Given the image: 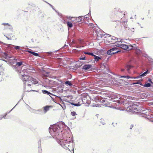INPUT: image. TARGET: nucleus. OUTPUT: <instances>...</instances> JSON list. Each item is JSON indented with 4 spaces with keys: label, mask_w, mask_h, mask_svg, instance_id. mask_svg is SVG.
<instances>
[{
    "label": "nucleus",
    "mask_w": 153,
    "mask_h": 153,
    "mask_svg": "<svg viewBox=\"0 0 153 153\" xmlns=\"http://www.w3.org/2000/svg\"><path fill=\"white\" fill-rule=\"evenodd\" d=\"M66 127L69 129L63 122L61 121L53 125H51L49 128V131L51 135L59 144L64 149H68L70 150V145L72 146L73 145V140L72 138L65 137L64 134L63 135L60 131L62 128Z\"/></svg>",
    "instance_id": "f257e3e1"
},
{
    "label": "nucleus",
    "mask_w": 153,
    "mask_h": 153,
    "mask_svg": "<svg viewBox=\"0 0 153 153\" xmlns=\"http://www.w3.org/2000/svg\"><path fill=\"white\" fill-rule=\"evenodd\" d=\"M106 71L107 73H106V107H109L111 108H114L112 106V102L114 99L112 97V93L109 91V87L107 85H110L112 83V76L108 73H111L112 75H114V73L112 72L111 70L106 65Z\"/></svg>",
    "instance_id": "f03ea898"
},
{
    "label": "nucleus",
    "mask_w": 153,
    "mask_h": 153,
    "mask_svg": "<svg viewBox=\"0 0 153 153\" xmlns=\"http://www.w3.org/2000/svg\"><path fill=\"white\" fill-rule=\"evenodd\" d=\"M1 55L5 59L11 61L14 60V62L16 63V65H13L12 66L13 68L17 73H21L19 67L22 65H25L24 64L25 63L22 61L21 60L19 62H17V60L13 56L10 54V53L8 52H5L4 53H2Z\"/></svg>",
    "instance_id": "7ed1b4c3"
},
{
    "label": "nucleus",
    "mask_w": 153,
    "mask_h": 153,
    "mask_svg": "<svg viewBox=\"0 0 153 153\" xmlns=\"http://www.w3.org/2000/svg\"><path fill=\"white\" fill-rule=\"evenodd\" d=\"M94 101L96 102H99L100 103L98 104H93L92 106L93 107H102L105 106V98L103 97L100 96H97L94 98Z\"/></svg>",
    "instance_id": "20e7f679"
},
{
    "label": "nucleus",
    "mask_w": 153,
    "mask_h": 153,
    "mask_svg": "<svg viewBox=\"0 0 153 153\" xmlns=\"http://www.w3.org/2000/svg\"><path fill=\"white\" fill-rule=\"evenodd\" d=\"M106 39V43H109L110 42H111L112 41L111 40H116V39L117 40L120 39V41H118L116 42H123V41H122V39H118V38H116V37L114 36H112L111 35L108 34L107 33H106V39Z\"/></svg>",
    "instance_id": "39448f33"
},
{
    "label": "nucleus",
    "mask_w": 153,
    "mask_h": 153,
    "mask_svg": "<svg viewBox=\"0 0 153 153\" xmlns=\"http://www.w3.org/2000/svg\"><path fill=\"white\" fill-rule=\"evenodd\" d=\"M122 52V51L120 49H118L117 48L114 47L113 48L110 49L107 52V54L108 55L114 54L116 53H120Z\"/></svg>",
    "instance_id": "423d86ee"
},
{
    "label": "nucleus",
    "mask_w": 153,
    "mask_h": 153,
    "mask_svg": "<svg viewBox=\"0 0 153 153\" xmlns=\"http://www.w3.org/2000/svg\"><path fill=\"white\" fill-rule=\"evenodd\" d=\"M138 106V105L134 103L131 105H129L128 106V107L130 106L131 107V108H129V109H131V110H132L133 111H134L135 112L136 111H137V112L138 113H142L143 111H144V110L142 109V108H140V109L139 108H137L134 107V106Z\"/></svg>",
    "instance_id": "0eeeda50"
},
{
    "label": "nucleus",
    "mask_w": 153,
    "mask_h": 153,
    "mask_svg": "<svg viewBox=\"0 0 153 153\" xmlns=\"http://www.w3.org/2000/svg\"><path fill=\"white\" fill-rule=\"evenodd\" d=\"M28 82V83L26 82L24 83L25 86H27L28 87H30V88H31L32 87H33V85H34L37 83L38 81L36 79L33 78V80H30V81Z\"/></svg>",
    "instance_id": "6e6552de"
},
{
    "label": "nucleus",
    "mask_w": 153,
    "mask_h": 153,
    "mask_svg": "<svg viewBox=\"0 0 153 153\" xmlns=\"http://www.w3.org/2000/svg\"><path fill=\"white\" fill-rule=\"evenodd\" d=\"M21 78L23 81L29 82L30 80H33V78L31 77L28 75H25V74H21Z\"/></svg>",
    "instance_id": "1a4fd4ad"
},
{
    "label": "nucleus",
    "mask_w": 153,
    "mask_h": 153,
    "mask_svg": "<svg viewBox=\"0 0 153 153\" xmlns=\"http://www.w3.org/2000/svg\"><path fill=\"white\" fill-rule=\"evenodd\" d=\"M93 34L94 36H97L98 38H102L103 37V36L105 35V34L103 35L101 34L99 28L96 29L95 30V31H93Z\"/></svg>",
    "instance_id": "9d476101"
},
{
    "label": "nucleus",
    "mask_w": 153,
    "mask_h": 153,
    "mask_svg": "<svg viewBox=\"0 0 153 153\" xmlns=\"http://www.w3.org/2000/svg\"><path fill=\"white\" fill-rule=\"evenodd\" d=\"M6 45L7 47L10 49H12L13 48H14L15 49L17 50H22V49H21V47L18 46L14 45H13L8 44H6Z\"/></svg>",
    "instance_id": "9b49d317"
},
{
    "label": "nucleus",
    "mask_w": 153,
    "mask_h": 153,
    "mask_svg": "<svg viewBox=\"0 0 153 153\" xmlns=\"http://www.w3.org/2000/svg\"><path fill=\"white\" fill-rule=\"evenodd\" d=\"M131 101L127 100L126 99H122L120 100H118L117 102V103L120 104H123L124 105L127 104H131Z\"/></svg>",
    "instance_id": "f8f14e48"
},
{
    "label": "nucleus",
    "mask_w": 153,
    "mask_h": 153,
    "mask_svg": "<svg viewBox=\"0 0 153 153\" xmlns=\"http://www.w3.org/2000/svg\"><path fill=\"white\" fill-rule=\"evenodd\" d=\"M92 67V66L91 64H85L84 65L82 68L83 70H87Z\"/></svg>",
    "instance_id": "ddd939ff"
},
{
    "label": "nucleus",
    "mask_w": 153,
    "mask_h": 153,
    "mask_svg": "<svg viewBox=\"0 0 153 153\" xmlns=\"http://www.w3.org/2000/svg\"><path fill=\"white\" fill-rule=\"evenodd\" d=\"M26 52L30 53L31 54L35 56H39V55L38 53H36L33 51L32 50L29 49V50H27L26 51Z\"/></svg>",
    "instance_id": "4468645a"
},
{
    "label": "nucleus",
    "mask_w": 153,
    "mask_h": 153,
    "mask_svg": "<svg viewBox=\"0 0 153 153\" xmlns=\"http://www.w3.org/2000/svg\"><path fill=\"white\" fill-rule=\"evenodd\" d=\"M132 67V65L128 63H126L125 65V68L128 73L129 72L130 69Z\"/></svg>",
    "instance_id": "2eb2a0df"
},
{
    "label": "nucleus",
    "mask_w": 153,
    "mask_h": 153,
    "mask_svg": "<svg viewBox=\"0 0 153 153\" xmlns=\"http://www.w3.org/2000/svg\"><path fill=\"white\" fill-rule=\"evenodd\" d=\"M58 15L59 16L61 19V21L64 24H65V16H64L62 15V14L59 13H58Z\"/></svg>",
    "instance_id": "dca6fc26"
},
{
    "label": "nucleus",
    "mask_w": 153,
    "mask_h": 153,
    "mask_svg": "<svg viewBox=\"0 0 153 153\" xmlns=\"http://www.w3.org/2000/svg\"><path fill=\"white\" fill-rule=\"evenodd\" d=\"M149 73V71H147L145 72H144L143 73L141 74L139 76H137L134 79H138L139 78H140L142 77H143L144 76H145L146 75Z\"/></svg>",
    "instance_id": "f3484780"
},
{
    "label": "nucleus",
    "mask_w": 153,
    "mask_h": 153,
    "mask_svg": "<svg viewBox=\"0 0 153 153\" xmlns=\"http://www.w3.org/2000/svg\"><path fill=\"white\" fill-rule=\"evenodd\" d=\"M120 9L119 8H115L114 12V14L116 15V16H118L119 15L120 13V11L119 10Z\"/></svg>",
    "instance_id": "a211bd4d"
},
{
    "label": "nucleus",
    "mask_w": 153,
    "mask_h": 153,
    "mask_svg": "<svg viewBox=\"0 0 153 153\" xmlns=\"http://www.w3.org/2000/svg\"><path fill=\"white\" fill-rule=\"evenodd\" d=\"M64 84L66 85L67 86H74L73 84L71 82L68 80L66 81L65 82Z\"/></svg>",
    "instance_id": "6ab92c4d"
},
{
    "label": "nucleus",
    "mask_w": 153,
    "mask_h": 153,
    "mask_svg": "<svg viewBox=\"0 0 153 153\" xmlns=\"http://www.w3.org/2000/svg\"><path fill=\"white\" fill-rule=\"evenodd\" d=\"M89 26L90 27L92 28L91 30L93 31H95V30L97 29L95 26L94 24L92 23H90L89 24Z\"/></svg>",
    "instance_id": "aec40b11"
},
{
    "label": "nucleus",
    "mask_w": 153,
    "mask_h": 153,
    "mask_svg": "<svg viewBox=\"0 0 153 153\" xmlns=\"http://www.w3.org/2000/svg\"><path fill=\"white\" fill-rule=\"evenodd\" d=\"M88 14H87L85 16H80L79 17L80 18L81 17V18H82L84 21H85L86 20H88L89 18L88 16V14Z\"/></svg>",
    "instance_id": "412c9836"
},
{
    "label": "nucleus",
    "mask_w": 153,
    "mask_h": 153,
    "mask_svg": "<svg viewBox=\"0 0 153 153\" xmlns=\"http://www.w3.org/2000/svg\"><path fill=\"white\" fill-rule=\"evenodd\" d=\"M51 107L52 106H51L46 105L43 107L45 113H46L48 111L49 108Z\"/></svg>",
    "instance_id": "4be33fe9"
},
{
    "label": "nucleus",
    "mask_w": 153,
    "mask_h": 153,
    "mask_svg": "<svg viewBox=\"0 0 153 153\" xmlns=\"http://www.w3.org/2000/svg\"><path fill=\"white\" fill-rule=\"evenodd\" d=\"M67 24L68 28L69 29L72 27L73 26V25L71 22H66Z\"/></svg>",
    "instance_id": "5701e85b"
},
{
    "label": "nucleus",
    "mask_w": 153,
    "mask_h": 153,
    "mask_svg": "<svg viewBox=\"0 0 153 153\" xmlns=\"http://www.w3.org/2000/svg\"><path fill=\"white\" fill-rule=\"evenodd\" d=\"M129 48V47L128 45L124 44H122L121 45V48L123 49L126 50L128 49Z\"/></svg>",
    "instance_id": "b1692460"
},
{
    "label": "nucleus",
    "mask_w": 153,
    "mask_h": 153,
    "mask_svg": "<svg viewBox=\"0 0 153 153\" xmlns=\"http://www.w3.org/2000/svg\"><path fill=\"white\" fill-rule=\"evenodd\" d=\"M129 47V48H128V49L129 50H135L137 48V47L134 46L133 45H130L129 46L128 45Z\"/></svg>",
    "instance_id": "393cba45"
},
{
    "label": "nucleus",
    "mask_w": 153,
    "mask_h": 153,
    "mask_svg": "<svg viewBox=\"0 0 153 153\" xmlns=\"http://www.w3.org/2000/svg\"><path fill=\"white\" fill-rule=\"evenodd\" d=\"M93 56L94 57V59L97 62L99 61L100 59H101L102 58L101 56H97L95 55V56Z\"/></svg>",
    "instance_id": "a878e982"
},
{
    "label": "nucleus",
    "mask_w": 153,
    "mask_h": 153,
    "mask_svg": "<svg viewBox=\"0 0 153 153\" xmlns=\"http://www.w3.org/2000/svg\"><path fill=\"white\" fill-rule=\"evenodd\" d=\"M59 51V50L56 51H55L53 52H46V53L47 54V55L48 56H51L54 53L57 52Z\"/></svg>",
    "instance_id": "bb28decb"
},
{
    "label": "nucleus",
    "mask_w": 153,
    "mask_h": 153,
    "mask_svg": "<svg viewBox=\"0 0 153 153\" xmlns=\"http://www.w3.org/2000/svg\"><path fill=\"white\" fill-rule=\"evenodd\" d=\"M143 86L145 87H149L152 86L151 84L150 83H146L145 84L143 85Z\"/></svg>",
    "instance_id": "cd10ccee"
},
{
    "label": "nucleus",
    "mask_w": 153,
    "mask_h": 153,
    "mask_svg": "<svg viewBox=\"0 0 153 153\" xmlns=\"http://www.w3.org/2000/svg\"><path fill=\"white\" fill-rule=\"evenodd\" d=\"M98 52H99L100 54L104 55L105 54V51L104 50L101 49L99 50Z\"/></svg>",
    "instance_id": "c85d7f7f"
},
{
    "label": "nucleus",
    "mask_w": 153,
    "mask_h": 153,
    "mask_svg": "<svg viewBox=\"0 0 153 153\" xmlns=\"http://www.w3.org/2000/svg\"><path fill=\"white\" fill-rule=\"evenodd\" d=\"M1 65L0 66V75H2L3 74V71L4 70V68H3L2 66H1Z\"/></svg>",
    "instance_id": "c756f323"
},
{
    "label": "nucleus",
    "mask_w": 153,
    "mask_h": 153,
    "mask_svg": "<svg viewBox=\"0 0 153 153\" xmlns=\"http://www.w3.org/2000/svg\"><path fill=\"white\" fill-rule=\"evenodd\" d=\"M135 50V52L138 55L140 54L141 52V51L140 50V49H137V48Z\"/></svg>",
    "instance_id": "7c9ffc66"
},
{
    "label": "nucleus",
    "mask_w": 153,
    "mask_h": 153,
    "mask_svg": "<svg viewBox=\"0 0 153 153\" xmlns=\"http://www.w3.org/2000/svg\"><path fill=\"white\" fill-rule=\"evenodd\" d=\"M84 53L85 54L88 55H90L92 56H95V55L92 52H84Z\"/></svg>",
    "instance_id": "2f4dec72"
},
{
    "label": "nucleus",
    "mask_w": 153,
    "mask_h": 153,
    "mask_svg": "<svg viewBox=\"0 0 153 153\" xmlns=\"http://www.w3.org/2000/svg\"><path fill=\"white\" fill-rule=\"evenodd\" d=\"M80 66L77 64H76L74 66H73V69L74 70H76L78 68H79Z\"/></svg>",
    "instance_id": "473e14b6"
},
{
    "label": "nucleus",
    "mask_w": 153,
    "mask_h": 153,
    "mask_svg": "<svg viewBox=\"0 0 153 153\" xmlns=\"http://www.w3.org/2000/svg\"><path fill=\"white\" fill-rule=\"evenodd\" d=\"M8 27H4V30L7 29H9L10 30H13V28L12 26L11 25H8Z\"/></svg>",
    "instance_id": "72a5a7b5"
},
{
    "label": "nucleus",
    "mask_w": 153,
    "mask_h": 153,
    "mask_svg": "<svg viewBox=\"0 0 153 153\" xmlns=\"http://www.w3.org/2000/svg\"><path fill=\"white\" fill-rule=\"evenodd\" d=\"M42 92L44 94H47L48 95L49 94H51V93L50 92L45 90H42Z\"/></svg>",
    "instance_id": "f704fd0d"
},
{
    "label": "nucleus",
    "mask_w": 153,
    "mask_h": 153,
    "mask_svg": "<svg viewBox=\"0 0 153 153\" xmlns=\"http://www.w3.org/2000/svg\"><path fill=\"white\" fill-rule=\"evenodd\" d=\"M38 151L39 153H41L42 152V149L41 147V144H40V145L38 147Z\"/></svg>",
    "instance_id": "c9c22d12"
},
{
    "label": "nucleus",
    "mask_w": 153,
    "mask_h": 153,
    "mask_svg": "<svg viewBox=\"0 0 153 153\" xmlns=\"http://www.w3.org/2000/svg\"><path fill=\"white\" fill-rule=\"evenodd\" d=\"M79 17H80V16L78 17L76 19L77 21L78 22H81L82 21V19H83L82 18H81V17L80 18Z\"/></svg>",
    "instance_id": "e433bc0d"
},
{
    "label": "nucleus",
    "mask_w": 153,
    "mask_h": 153,
    "mask_svg": "<svg viewBox=\"0 0 153 153\" xmlns=\"http://www.w3.org/2000/svg\"><path fill=\"white\" fill-rule=\"evenodd\" d=\"M122 44H117L116 45H115L114 47H117H117H120L121 48Z\"/></svg>",
    "instance_id": "4c0bfd02"
},
{
    "label": "nucleus",
    "mask_w": 153,
    "mask_h": 153,
    "mask_svg": "<svg viewBox=\"0 0 153 153\" xmlns=\"http://www.w3.org/2000/svg\"><path fill=\"white\" fill-rule=\"evenodd\" d=\"M65 23H66V20L67 19H68L69 20H71L72 19V17H71L70 16L68 17V16H65Z\"/></svg>",
    "instance_id": "58836bf2"
},
{
    "label": "nucleus",
    "mask_w": 153,
    "mask_h": 153,
    "mask_svg": "<svg viewBox=\"0 0 153 153\" xmlns=\"http://www.w3.org/2000/svg\"><path fill=\"white\" fill-rule=\"evenodd\" d=\"M56 12H57L55 10V9L53 7L52 5H51V4L48 3V2H47L46 1H45Z\"/></svg>",
    "instance_id": "ea45409f"
},
{
    "label": "nucleus",
    "mask_w": 153,
    "mask_h": 153,
    "mask_svg": "<svg viewBox=\"0 0 153 153\" xmlns=\"http://www.w3.org/2000/svg\"><path fill=\"white\" fill-rule=\"evenodd\" d=\"M71 115L73 116H74L76 115H77L76 114V112L75 111H72L71 112Z\"/></svg>",
    "instance_id": "a19ab883"
},
{
    "label": "nucleus",
    "mask_w": 153,
    "mask_h": 153,
    "mask_svg": "<svg viewBox=\"0 0 153 153\" xmlns=\"http://www.w3.org/2000/svg\"><path fill=\"white\" fill-rule=\"evenodd\" d=\"M135 84H139L142 86H143V84L140 81H137V82H136Z\"/></svg>",
    "instance_id": "79ce46f5"
},
{
    "label": "nucleus",
    "mask_w": 153,
    "mask_h": 153,
    "mask_svg": "<svg viewBox=\"0 0 153 153\" xmlns=\"http://www.w3.org/2000/svg\"><path fill=\"white\" fill-rule=\"evenodd\" d=\"M100 122L102 124V125H104L105 124V123L104 122V120L102 119H101L100 120Z\"/></svg>",
    "instance_id": "37998d69"
},
{
    "label": "nucleus",
    "mask_w": 153,
    "mask_h": 153,
    "mask_svg": "<svg viewBox=\"0 0 153 153\" xmlns=\"http://www.w3.org/2000/svg\"><path fill=\"white\" fill-rule=\"evenodd\" d=\"M44 72L45 73V74H43V75L45 76H47L48 75L49 73L48 72H45V71H44Z\"/></svg>",
    "instance_id": "c03bdc74"
},
{
    "label": "nucleus",
    "mask_w": 153,
    "mask_h": 153,
    "mask_svg": "<svg viewBox=\"0 0 153 153\" xmlns=\"http://www.w3.org/2000/svg\"><path fill=\"white\" fill-rule=\"evenodd\" d=\"M74 105V106H79L81 105V104H80L79 102H78L77 103H75Z\"/></svg>",
    "instance_id": "a18cd8bd"
},
{
    "label": "nucleus",
    "mask_w": 153,
    "mask_h": 153,
    "mask_svg": "<svg viewBox=\"0 0 153 153\" xmlns=\"http://www.w3.org/2000/svg\"><path fill=\"white\" fill-rule=\"evenodd\" d=\"M85 56H84L83 57H80L79 58V60H85Z\"/></svg>",
    "instance_id": "49530a36"
},
{
    "label": "nucleus",
    "mask_w": 153,
    "mask_h": 153,
    "mask_svg": "<svg viewBox=\"0 0 153 153\" xmlns=\"http://www.w3.org/2000/svg\"><path fill=\"white\" fill-rule=\"evenodd\" d=\"M148 81L151 84H153V82L152 81L151 79L149 78L148 79Z\"/></svg>",
    "instance_id": "de8ad7c7"
},
{
    "label": "nucleus",
    "mask_w": 153,
    "mask_h": 153,
    "mask_svg": "<svg viewBox=\"0 0 153 153\" xmlns=\"http://www.w3.org/2000/svg\"><path fill=\"white\" fill-rule=\"evenodd\" d=\"M143 56H144L145 57H147L148 59V58H150L148 56L147 54H144V55H143Z\"/></svg>",
    "instance_id": "09e8293b"
},
{
    "label": "nucleus",
    "mask_w": 153,
    "mask_h": 153,
    "mask_svg": "<svg viewBox=\"0 0 153 153\" xmlns=\"http://www.w3.org/2000/svg\"><path fill=\"white\" fill-rule=\"evenodd\" d=\"M1 25L4 26H8V25H9V24L8 23H2Z\"/></svg>",
    "instance_id": "8fccbe9b"
},
{
    "label": "nucleus",
    "mask_w": 153,
    "mask_h": 153,
    "mask_svg": "<svg viewBox=\"0 0 153 153\" xmlns=\"http://www.w3.org/2000/svg\"><path fill=\"white\" fill-rule=\"evenodd\" d=\"M126 78L127 79H130V78H131V79H133V78H134H134H133V77H131L130 76H126Z\"/></svg>",
    "instance_id": "3c124183"
},
{
    "label": "nucleus",
    "mask_w": 153,
    "mask_h": 153,
    "mask_svg": "<svg viewBox=\"0 0 153 153\" xmlns=\"http://www.w3.org/2000/svg\"><path fill=\"white\" fill-rule=\"evenodd\" d=\"M7 113H6L4 115L3 117H2V118H3L4 119H7V118H6L5 117H6V116L7 115Z\"/></svg>",
    "instance_id": "603ef678"
},
{
    "label": "nucleus",
    "mask_w": 153,
    "mask_h": 153,
    "mask_svg": "<svg viewBox=\"0 0 153 153\" xmlns=\"http://www.w3.org/2000/svg\"><path fill=\"white\" fill-rule=\"evenodd\" d=\"M6 37V38L8 40H11L12 39V38L11 37L9 38L8 36H6L5 35H4Z\"/></svg>",
    "instance_id": "864d4df0"
},
{
    "label": "nucleus",
    "mask_w": 153,
    "mask_h": 153,
    "mask_svg": "<svg viewBox=\"0 0 153 153\" xmlns=\"http://www.w3.org/2000/svg\"><path fill=\"white\" fill-rule=\"evenodd\" d=\"M17 104H16V105L9 112H8V113H7L8 114L9 113H10L13 110V109L16 107V106L17 105Z\"/></svg>",
    "instance_id": "5fc2aeb1"
},
{
    "label": "nucleus",
    "mask_w": 153,
    "mask_h": 153,
    "mask_svg": "<svg viewBox=\"0 0 153 153\" xmlns=\"http://www.w3.org/2000/svg\"><path fill=\"white\" fill-rule=\"evenodd\" d=\"M17 104H16V105L9 112H8V113H7L8 114L9 113H10L13 110V109L16 107V106L17 105Z\"/></svg>",
    "instance_id": "6e6d98bb"
},
{
    "label": "nucleus",
    "mask_w": 153,
    "mask_h": 153,
    "mask_svg": "<svg viewBox=\"0 0 153 153\" xmlns=\"http://www.w3.org/2000/svg\"><path fill=\"white\" fill-rule=\"evenodd\" d=\"M47 82H48L49 83H50V82H53V81L51 80H48V81H47Z\"/></svg>",
    "instance_id": "4d7b16f0"
},
{
    "label": "nucleus",
    "mask_w": 153,
    "mask_h": 153,
    "mask_svg": "<svg viewBox=\"0 0 153 153\" xmlns=\"http://www.w3.org/2000/svg\"><path fill=\"white\" fill-rule=\"evenodd\" d=\"M126 76H121L120 77L121 78H126Z\"/></svg>",
    "instance_id": "13d9d810"
},
{
    "label": "nucleus",
    "mask_w": 153,
    "mask_h": 153,
    "mask_svg": "<svg viewBox=\"0 0 153 153\" xmlns=\"http://www.w3.org/2000/svg\"><path fill=\"white\" fill-rule=\"evenodd\" d=\"M134 126L133 125H131V126H130V129H131Z\"/></svg>",
    "instance_id": "bf43d9fd"
},
{
    "label": "nucleus",
    "mask_w": 153,
    "mask_h": 153,
    "mask_svg": "<svg viewBox=\"0 0 153 153\" xmlns=\"http://www.w3.org/2000/svg\"><path fill=\"white\" fill-rule=\"evenodd\" d=\"M125 70V69H124L122 68L121 69V71L122 72H124Z\"/></svg>",
    "instance_id": "052dcab7"
},
{
    "label": "nucleus",
    "mask_w": 153,
    "mask_h": 153,
    "mask_svg": "<svg viewBox=\"0 0 153 153\" xmlns=\"http://www.w3.org/2000/svg\"><path fill=\"white\" fill-rule=\"evenodd\" d=\"M45 15V13H43L42 15V17H44V16Z\"/></svg>",
    "instance_id": "680f3d73"
},
{
    "label": "nucleus",
    "mask_w": 153,
    "mask_h": 153,
    "mask_svg": "<svg viewBox=\"0 0 153 153\" xmlns=\"http://www.w3.org/2000/svg\"><path fill=\"white\" fill-rule=\"evenodd\" d=\"M76 48H80V46L79 45H76Z\"/></svg>",
    "instance_id": "e2e57ef3"
},
{
    "label": "nucleus",
    "mask_w": 153,
    "mask_h": 153,
    "mask_svg": "<svg viewBox=\"0 0 153 153\" xmlns=\"http://www.w3.org/2000/svg\"><path fill=\"white\" fill-rule=\"evenodd\" d=\"M68 46V45H65L63 47V48H65V47H67Z\"/></svg>",
    "instance_id": "0e129e2a"
},
{
    "label": "nucleus",
    "mask_w": 153,
    "mask_h": 153,
    "mask_svg": "<svg viewBox=\"0 0 153 153\" xmlns=\"http://www.w3.org/2000/svg\"><path fill=\"white\" fill-rule=\"evenodd\" d=\"M48 95H49L50 96H51V95H53V94L51 93V94H48Z\"/></svg>",
    "instance_id": "69168bd1"
},
{
    "label": "nucleus",
    "mask_w": 153,
    "mask_h": 153,
    "mask_svg": "<svg viewBox=\"0 0 153 153\" xmlns=\"http://www.w3.org/2000/svg\"><path fill=\"white\" fill-rule=\"evenodd\" d=\"M71 104L72 105H74H74H75L74 104H75V103H74L72 102V103H71Z\"/></svg>",
    "instance_id": "338daca9"
},
{
    "label": "nucleus",
    "mask_w": 153,
    "mask_h": 153,
    "mask_svg": "<svg viewBox=\"0 0 153 153\" xmlns=\"http://www.w3.org/2000/svg\"><path fill=\"white\" fill-rule=\"evenodd\" d=\"M71 104L72 105H74H74H75L74 104H75V103H74L72 102V103H71Z\"/></svg>",
    "instance_id": "774afa93"
}]
</instances>
